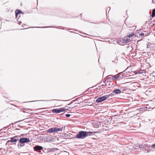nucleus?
I'll return each instance as SVG.
<instances>
[{"label":"nucleus","mask_w":155,"mask_h":155,"mask_svg":"<svg viewBox=\"0 0 155 155\" xmlns=\"http://www.w3.org/2000/svg\"><path fill=\"white\" fill-rule=\"evenodd\" d=\"M97 131L88 132L81 131L76 135V137L79 139H83L88 136L93 135L94 133H96Z\"/></svg>","instance_id":"obj_1"},{"label":"nucleus","mask_w":155,"mask_h":155,"mask_svg":"<svg viewBox=\"0 0 155 155\" xmlns=\"http://www.w3.org/2000/svg\"><path fill=\"white\" fill-rule=\"evenodd\" d=\"M126 74L125 73H123V72H120L116 75H115L112 77V79L113 80L119 79L123 78V77L126 76Z\"/></svg>","instance_id":"obj_2"},{"label":"nucleus","mask_w":155,"mask_h":155,"mask_svg":"<svg viewBox=\"0 0 155 155\" xmlns=\"http://www.w3.org/2000/svg\"><path fill=\"white\" fill-rule=\"evenodd\" d=\"M43 147L41 146L36 145L33 147L35 151L38 152L40 153H42L44 150L43 149Z\"/></svg>","instance_id":"obj_3"},{"label":"nucleus","mask_w":155,"mask_h":155,"mask_svg":"<svg viewBox=\"0 0 155 155\" xmlns=\"http://www.w3.org/2000/svg\"><path fill=\"white\" fill-rule=\"evenodd\" d=\"M19 136H16L10 138V140H8L7 143H15L19 140Z\"/></svg>","instance_id":"obj_4"},{"label":"nucleus","mask_w":155,"mask_h":155,"mask_svg":"<svg viewBox=\"0 0 155 155\" xmlns=\"http://www.w3.org/2000/svg\"><path fill=\"white\" fill-rule=\"evenodd\" d=\"M61 129L59 128L56 127H53L50 128L48 130V132L50 133H53L60 131Z\"/></svg>","instance_id":"obj_5"},{"label":"nucleus","mask_w":155,"mask_h":155,"mask_svg":"<svg viewBox=\"0 0 155 155\" xmlns=\"http://www.w3.org/2000/svg\"><path fill=\"white\" fill-rule=\"evenodd\" d=\"M30 140L29 138L24 137L20 138L19 140V143H27L30 142Z\"/></svg>","instance_id":"obj_6"},{"label":"nucleus","mask_w":155,"mask_h":155,"mask_svg":"<svg viewBox=\"0 0 155 155\" xmlns=\"http://www.w3.org/2000/svg\"><path fill=\"white\" fill-rule=\"evenodd\" d=\"M108 97V96L107 95H106V96H103L97 98L96 100V101L97 103H100L105 100Z\"/></svg>","instance_id":"obj_7"},{"label":"nucleus","mask_w":155,"mask_h":155,"mask_svg":"<svg viewBox=\"0 0 155 155\" xmlns=\"http://www.w3.org/2000/svg\"><path fill=\"white\" fill-rule=\"evenodd\" d=\"M65 110L64 108L53 109L52 110V112L54 113H59L62 112Z\"/></svg>","instance_id":"obj_8"},{"label":"nucleus","mask_w":155,"mask_h":155,"mask_svg":"<svg viewBox=\"0 0 155 155\" xmlns=\"http://www.w3.org/2000/svg\"><path fill=\"white\" fill-rule=\"evenodd\" d=\"M112 93H114L115 94H118L122 93L121 89H116L112 91Z\"/></svg>","instance_id":"obj_9"},{"label":"nucleus","mask_w":155,"mask_h":155,"mask_svg":"<svg viewBox=\"0 0 155 155\" xmlns=\"http://www.w3.org/2000/svg\"><path fill=\"white\" fill-rule=\"evenodd\" d=\"M138 146L139 148L142 149L147 148L149 147L148 145L146 144H145L144 143H143L142 144L138 145Z\"/></svg>","instance_id":"obj_10"},{"label":"nucleus","mask_w":155,"mask_h":155,"mask_svg":"<svg viewBox=\"0 0 155 155\" xmlns=\"http://www.w3.org/2000/svg\"><path fill=\"white\" fill-rule=\"evenodd\" d=\"M130 41V38L127 37H124L123 39V41L126 43H128Z\"/></svg>","instance_id":"obj_11"},{"label":"nucleus","mask_w":155,"mask_h":155,"mask_svg":"<svg viewBox=\"0 0 155 155\" xmlns=\"http://www.w3.org/2000/svg\"><path fill=\"white\" fill-rule=\"evenodd\" d=\"M147 109V107H142L139 108V110L141 113H142L145 111Z\"/></svg>","instance_id":"obj_12"},{"label":"nucleus","mask_w":155,"mask_h":155,"mask_svg":"<svg viewBox=\"0 0 155 155\" xmlns=\"http://www.w3.org/2000/svg\"><path fill=\"white\" fill-rule=\"evenodd\" d=\"M144 71L143 70H139L136 71L135 72L136 74H140L143 73Z\"/></svg>","instance_id":"obj_13"},{"label":"nucleus","mask_w":155,"mask_h":155,"mask_svg":"<svg viewBox=\"0 0 155 155\" xmlns=\"http://www.w3.org/2000/svg\"><path fill=\"white\" fill-rule=\"evenodd\" d=\"M131 68L130 67H128L126 69H125V70H124L123 72H124V73H125L126 74V73H127V72H130L131 71V70H129V68Z\"/></svg>","instance_id":"obj_14"},{"label":"nucleus","mask_w":155,"mask_h":155,"mask_svg":"<svg viewBox=\"0 0 155 155\" xmlns=\"http://www.w3.org/2000/svg\"><path fill=\"white\" fill-rule=\"evenodd\" d=\"M21 13H23L20 10H16L15 12V16L16 18L17 17V16L18 14Z\"/></svg>","instance_id":"obj_15"},{"label":"nucleus","mask_w":155,"mask_h":155,"mask_svg":"<svg viewBox=\"0 0 155 155\" xmlns=\"http://www.w3.org/2000/svg\"><path fill=\"white\" fill-rule=\"evenodd\" d=\"M155 16V9H154L152 10L151 17L153 18Z\"/></svg>","instance_id":"obj_16"},{"label":"nucleus","mask_w":155,"mask_h":155,"mask_svg":"<svg viewBox=\"0 0 155 155\" xmlns=\"http://www.w3.org/2000/svg\"><path fill=\"white\" fill-rule=\"evenodd\" d=\"M55 149L57 150V149H54V148H48L47 149V151L48 152L53 151Z\"/></svg>","instance_id":"obj_17"},{"label":"nucleus","mask_w":155,"mask_h":155,"mask_svg":"<svg viewBox=\"0 0 155 155\" xmlns=\"http://www.w3.org/2000/svg\"><path fill=\"white\" fill-rule=\"evenodd\" d=\"M120 89H121V91H122V92H123L124 91L126 90V87H121L120 88Z\"/></svg>","instance_id":"obj_18"},{"label":"nucleus","mask_w":155,"mask_h":155,"mask_svg":"<svg viewBox=\"0 0 155 155\" xmlns=\"http://www.w3.org/2000/svg\"><path fill=\"white\" fill-rule=\"evenodd\" d=\"M134 33H132L131 34H130L127 37L128 38H130L132 36H134Z\"/></svg>","instance_id":"obj_19"},{"label":"nucleus","mask_w":155,"mask_h":155,"mask_svg":"<svg viewBox=\"0 0 155 155\" xmlns=\"http://www.w3.org/2000/svg\"><path fill=\"white\" fill-rule=\"evenodd\" d=\"M24 144H23V143H21L19 144V143H18V147L20 146V147H21L24 146Z\"/></svg>","instance_id":"obj_20"},{"label":"nucleus","mask_w":155,"mask_h":155,"mask_svg":"<svg viewBox=\"0 0 155 155\" xmlns=\"http://www.w3.org/2000/svg\"><path fill=\"white\" fill-rule=\"evenodd\" d=\"M66 127V126H65L64 127H62L61 128H60L61 129V130H60V131H61L65 129Z\"/></svg>","instance_id":"obj_21"},{"label":"nucleus","mask_w":155,"mask_h":155,"mask_svg":"<svg viewBox=\"0 0 155 155\" xmlns=\"http://www.w3.org/2000/svg\"><path fill=\"white\" fill-rule=\"evenodd\" d=\"M58 101V100H56V99H53V100H42V101Z\"/></svg>","instance_id":"obj_22"},{"label":"nucleus","mask_w":155,"mask_h":155,"mask_svg":"<svg viewBox=\"0 0 155 155\" xmlns=\"http://www.w3.org/2000/svg\"><path fill=\"white\" fill-rule=\"evenodd\" d=\"M151 147L153 148H155V143L152 144L151 146Z\"/></svg>","instance_id":"obj_23"},{"label":"nucleus","mask_w":155,"mask_h":155,"mask_svg":"<svg viewBox=\"0 0 155 155\" xmlns=\"http://www.w3.org/2000/svg\"><path fill=\"white\" fill-rule=\"evenodd\" d=\"M23 120H20L18 121H17V122H15V123H13V124H16V123H19V122H21V121H23Z\"/></svg>","instance_id":"obj_24"},{"label":"nucleus","mask_w":155,"mask_h":155,"mask_svg":"<svg viewBox=\"0 0 155 155\" xmlns=\"http://www.w3.org/2000/svg\"><path fill=\"white\" fill-rule=\"evenodd\" d=\"M70 116H71V115L69 114H66V116L67 117H70Z\"/></svg>","instance_id":"obj_25"},{"label":"nucleus","mask_w":155,"mask_h":155,"mask_svg":"<svg viewBox=\"0 0 155 155\" xmlns=\"http://www.w3.org/2000/svg\"><path fill=\"white\" fill-rule=\"evenodd\" d=\"M144 33H141L140 34H139V35H140V36H143V35H144Z\"/></svg>","instance_id":"obj_26"},{"label":"nucleus","mask_w":155,"mask_h":155,"mask_svg":"<svg viewBox=\"0 0 155 155\" xmlns=\"http://www.w3.org/2000/svg\"><path fill=\"white\" fill-rule=\"evenodd\" d=\"M51 27H52L51 26H49L46 27H43V28H51Z\"/></svg>","instance_id":"obj_27"},{"label":"nucleus","mask_w":155,"mask_h":155,"mask_svg":"<svg viewBox=\"0 0 155 155\" xmlns=\"http://www.w3.org/2000/svg\"><path fill=\"white\" fill-rule=\"evenodd\" d=\"M9 127V126H7L6 127H4L3 128L4 129V128H7Z\"/></svg>","instance_id":"obj_28"},{"label":"nucleus","mask_w":155,"mask_h":155,"mask_svg":"<svg viewBox=\"0 0 155 155\" xmlns=\"http://www.w3.org/2000/svg\"><path fill=\"white\" fill-rule=\"evenodd\" d=\"M114 95L113 94H110L109 95L111 96H112Z\"/></svg>","instance_id":"obj_29"},{"label":"nucleus","mask_w":155,"mask_h":155,"mask_svg":"<svg viewBox=\"0 0 155 155\" xmlns=\"http://www.w3.org/2000/svg\"><path fill=\"white\" fill-rule=\"evenodd\" d=\"M1 132L2 133H5V131H3L2 132Z\"/></svg>","instance_id":"obj_30"},{"label":"nucleus","mask_w":155,"mask_h":155,"mask_svg":"<svg viewBox=\"0 0 155 155\" xmlns=\"http://www.w3.org/2000/svg\"><path fill=\"white\" fill-rule=\"evenodd\" d=\"M35 101H29V102H33Z\"/></svg>","instance_id":"obj_31"},{"label":"nucleus","mask_w":155,"mask_h":155,"mask_svg":"<svg viewBox=\"0 0 155 155\" xmlns=\"http://www.w3.org/2000/svg\"><path fill=\"white\" fill-rule=\"evenodd\" d=\"M72 102H72V101H71V103H70V104H68V105H69L70 104H71Z\"/></svg>","instance_id":"obj_32"},{"label":"nucleus","mask_w":155,"mask_h":155,"mask_svg":"<svg viewBox=\"0 0 155 155\" xmlns=\"http://www.w3.org/2000/svg\"><path fill=\"white\" fill-rule=\"evenodd\" d=\"M21 22H20L19 23H18V24H19V25H21Z\"/></svg>","instance_id":"obj_33"},{"label":"nucleus","mask_w":155,"mask_h":155,"mask_svg":"<svg viewBox=\"0 0 155 155\" xmlns=\"http://www.w3.org/2000/svg\"><path fill=\"white\" fill-rule=\"evenodd\" d=\"M65 110H68V109H64Z\"/></svg>","instance_id":"obj_34"},{"label":"nucleus","mask_w":155,"mask_h":155,"mask_svg":"<svg viewBox=\"0 0 155 155\" xmlns=\"http://www.w3.org/2000/svg\"><path fill=\"white\" fill-rule=\"evenodd\" d=\"M35 27L36 28H41V27Z\"/></svg>","instance_id":"obj_35"},{"label":"nucleus","mask_w":155,"mask_h":155,"mask_svg":"<svg viewBox=\"0 0 155 155\" xmlns=\"http://www.w3.org/2000/svg\"><path fill=\"white\" fill-rule=\"evenodd\" d=\"M55 28H58L57 27V26Z\"/></svg>","instance_id":"obj_36"},{"label":"nucleus","mask_w":155,"mask_h":155,"mask_svg":"<svg viewBox=\"0 0 155 155\" xmlns=\"http://www.w3.org/2000/svg\"><path fill=\"white\" fill-rule=\"evenodd\" d=\"M120 76H122V75H121V74H120Z\"/></svg>","instance_id":"obj_37"},{"label":"nucleus","mask_w":155,"mask_h":155,"mask_svg":"<svg viewBox=\"0 0 155 155\" xmlns=\"http://www.w3.org/2000/svg\"><path fill=\"white\" fill-rule=\"evenodd\" d=\"M2 130V129H0V131L1 130Z\"/></svg>","instance_id":"obj_38"}]
</instances>
